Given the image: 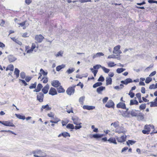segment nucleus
Listing matches in <instances>:
<instances>
[{"label": "nucleus", "instance_id": "nucleus-52", "mask_svg": "<svg viewBox=\"0 0 157 157\" xmlns=\"http://www.w3.org/2000/svg\"><path fill=\"white\" fill-rule=\"evenodd\" d=\"M102 66H101V65H99V64H97L96 65H95L94 66H93V68L94 69H99L100 68H101V67H102Z\"/></svg>", "mask_w": 157, "mask_h": 157}, {"label": "nucleus", "instance_id": "nucleus-4", "mask_svg": "<svg viewBox=\"0 0 157 157\" xmlns=\"http://www.w3.org/2000/svg\"><path fill=\"white\" fill-rule=\"evenodd\" d=\"M36 98L37 100L41 102L43 101L44 94L41 92L37 94Z\"/></svg>", "mask_w": 157, "mask_h": 157}, {"label": "nucleus", "instance_id": "nucleus-40", "mask_svg": "<svg viewBox=\"0 0 157 157\" xmlns=\"http://www.w3.org/2000/svg\"><path fill=\"white\" fill-rule=\"evenodd\" d=\"M31 47L32 48H33L35 52L37 51V49L38 48V46H36V44L35 43H32Z\"/></svg>", "mask_w": 157, "mask_h": 157}, {"label": "nucleus", "instance_id": "nucleus-7", "mask_svg": "<svg viewBox=\"0 0 157 157\" xmlns=\"http://www.w3.org/2000/svg\"><path fill=\"white\" fill-rule=\"evenodd\" d=\"M116 132L119 134L121 133H124L126 132V130L123 127H121L119 128H117L115 130Z\"/></svg>", "mask_w": 157, "mask_h": 157}, {"label": "nucleus", "instance_id": "nucleus-15", "mask_svg": "<svg viewBox=\"0 0 157 157\" xmlns=\"http://www.w3.org/2000/svg\"><path fill=\"white\" fill-rule=\"evenodd\" d=\"M44 109H45L47 111H48L50 110L51 108L49 107L48 104H47L46 105H43L42 106L40 109L41 112H43Z\"/></svg>", "mask_w": 157, "mask_h": 157}, {"label": "nucleus", "instance_id": "nucleus-8", "mask_svg": "<svg viewBox=\"0 0 157 157\" xmlns=\"http://www.w3.org/2000/svg\"><path fill=\"white\" fill-rule=\"evenodd\" d=\"M126 136H124V135L120 137H117L116 138L117 141L118 142L121 143L125 141L126 140Z\"/></svg>", "mask_w": 157, "mask_h": 157}, {"label": "nucleus", "instance_id": "nucleus-33", "mask_svg": "<svg viewBox=\"0 0 157 157\" xmlns=\"http://www.w3.org/2000/svg\"><path fill=\"white\" fill-rule=\"evenodd\" d=\"M102 83L101 82H97L96 83H95L93 85V87L94 88H95L97 87L98 86H101V85H102Z\"/></svg>", "mask_w": 157, "mask_h": 157}, {"label": "nucleus", "instance_id": "nucleus-29", "mask_svg": "<svg viewBox=\"0 0 157 157\" xmlns=\"http://www.w3.org/2000/svg\"><path fill=\"white\" fill-rule=\"evenodd\" d=\"M13 66L12 64H10L7 67L6 69V71L10 70L12 71L13 70Z\"/></svg>", "mask_w": 157, "mask_h": 157}, {"label": "nucleus", "instance_id": "nucleus-9", "mask_svg": "<svg viewBox=\"0 0 157 157\" xmlns=\"http://www.w3.org/2000/svg\"><path fill=\"white\" fill-rule=\"evenodd\" d=\"M114 106V104L112 100H109L105 105V106L108 108L113 107Z\"/></svg>", "mask_w": 157, "mask_h": 157}, {"label": "nucleus", "instance_id": "nucleus-19", "mask_svg": "<svg viewBox=\"0 0 157 157\" xmlns=\"http://www.w3.org/2000/svg\"><path fill=\"white\" fill-rule=\"evenodd\" d=\"M83 108L88 110H91L95 109V107L93 106L84 105L83 106Z\"/></svg>", "mask_w": 157, "mask_h": 157}, {"label": "nucleus", "instance_id": "nucleus-27", "mask_svg": "<svg viewBox=\"0 0 157 157\" xmlns=\"http://www.w3.org/2000/svg\"><path fill=\"white\" fill-rule=\"evenodd\" d=\"M136 110H132L131 111H129L128 113H130L132 116H137V114L136 113Z\"/></svg>", "mask_w": 157, "mask_h": 157}, {"label": "nucleus", "instance_id": "nucleus-57", "mask_svg": "<svg viewBox=\"0 0 157 157\" xmlns=\"http://www.w3.org/2000/svg\"><path fill=\"white\" fill-rule=\"evenodd\" d=\"M142 132L144 134H148L150 132L149 130H142Z\"/></svg>", "mask_w": 157, "mask_h": 157}, {"label": "nucleus", "instance_id": "nucleus-42", "mask_svg": "<svg viewBox=\"0 0 157 157\" xmlns=\"http://www.w3.org/2000/svg\"><path fill=\"white\" fill-rule=\"evenodd\" d=\"M85 98V97L84 96L79 98V101L81 104L82 105L83 104Z\"/></svg>", "mask_w": 157, "mask_h": 157}, {"label": "nucleus", "instance_id": "nucleus-32", "mask_svg": "<svg viewBox=\"0 0 157 157\" xmlns=\"http://www.w3.org/2000/svg\"><path fill=\"white\" fill-rule=\"evenodd\" d=\"M103 136V134H95L93 135V137L94 138H100Z\"/></svg>", "mask_w": 157, "mask_h": 157}, {"label": "nucleus", "instance_id": "nucleus-25", "mask_svg": "<svg viewBox=\"0 0 157 157\" xmlns=\"http://www.w3.org/2000/svg\"><path fill=\"white\" fill-rule=\"evenodd\" d=\"M66 109H67V112L69 113H73L72 108L70 106L67 105L66 106Z\"/></svg>", "mask_w": 157, "mask_h": 157}, {"label": "nucleus", "instance_id": "nucleus-24", "mask_svg": "<svg viewBox=\"0 0 157 157\" xmlns=\"http://www.w3.org/2000/svg\"><path fill=\"white\" fill-rule=\"evenodd\" d=\"M106 84L107 85L112 84V79L110 77H107L106 79Z\"/></svg>", "mask_w": 157, "mask_h": 157}, {"label": "nucleus", "instance_id": "nucleus-61", "mask_svg": "<svg viewBox=\"0 0 157 157\" xmlns=\"http://www.w3.org/2000/svg\"><path fill=\"white\" fill-rule=\"evenodd\" d=\"M128 149V148L127 147H124L122 149V150H121V152L122 153L123 152L126 151Z\"/></svg>", "mask_w": 157, "mask_h": 157}, {"label": "nucleus", "instance_id": "nucleus-45", "mask_svg": "<svg viewBox=\"0 0 157 157\" xmlns=\"http://www.w3.org/2000/svg\"><path fill=\"white\" fill-rule=\"evenodd\" d=\"M101 69L103 70L106 73H108L110 71V70L109 69L107 68L104 67H101Z\"/></svg>", "mask_w": 157, "mask_h": 157}, {"label": "nucleus", "instance_id": "nucleus-51", "mask_svg": "<svg viewBox=\"0 0 157 157\" xmlns=\"http://www.w3.org/2000/svg\"><path fill=\"white\" fill-rule=\"evenodd\" d=\"M43 87L42 84L40 83H39L38 84L36 88L39 91L41 90V88Z\"/></svg>", "mask_w": 157, "mask_h": 157}, {"label": "nucleus", "instance_id": "nucleus-16", "mask_svg": "<svg viewBox=\"0 0 157 157\" xmlns=\"http://www.w3.org/2000/svg\"><path fill=\"white\" fill-rule=\"evenodd\" d=\"M49 88V85L47 84L44 88L42 89V91L44 94H47L48 90Z\"/></svg>", "mask_w": 157, "mask_h": 157}, {"label": "nucleus", "instance_id": "nucleus-64", "mask_svg": "<svg viewBox=\"0 0 157 157\" xmlns=\"http://www.w3.org/2000/svg\"><path fill=\"white\" fill-rule=\"evenodd\" d=\"M34 49L33 48H32L31 47L30 49L28 50L27 51V53H31L33 51Z\"/></svg>", "mask_w": 157, "mask_h": 157}, {"label": "nucleus", "instance_id": "nucleus-60", "mask_svg": "<svg viewBox=\"0 0 157 157\" xmlns=\"http://www.w3.org/2000/svg\"><path fill=\"white\" fill-rule=\"evenodd\" d=\"M108 99V97H105L103 99V100H102L103 102L104 103H106Z\"/></svg>", "mask_w": 157, "mask_h": 157}, {"label": "nucleus", "instance_id": "nucleus-5", "mask_svg": "<svg viewBox=\"0 0 157 157\" xmlns=\"http://www.w3.org/2000/svg\"><path fill=\"white\" fill-rule=\"evenodd\" d=\"M44 38V37L41 34L36 35L35 37V40L38 43L41 42Z\"/></svg>", "mask_w": 157, "mask_h": 157}, {"label": "nucleus", "instance_id": "nucleus-63", "mask_svg": "<svg viewBox=\"0 0 157 157\" xmlns=\"http://www.w3.org/2000/svg\"><path fill=\"white\" fill-rule=\"evenodd\" d=\"M149 89H155V85L154 84H152L151 85H150L149 86Z\"/></svg>", "mask_w": 157, "mask_h": 157}, {"label": "nucleus", "instance_id": "nucleus-47", "mask_svg": "<svg viewBox=\"0 0 157 157\" xmlns=\"http://www.w3.org/2000/svg\"><path fill=\"white\" fill-rule=\"evenodd\" d=\"M36 86V82H35L34 84H32L31 86L29 87L30 89H33L35 88Z\"/></svg>", "mask_w": 157, "mask_h": 157}, {"label": "nucleus", "instance_id": "nucleus-37", "mask_svg": "<svg viewBox=\"0 0 157 157\" xmlns=\"http://www.w3.org/2000/svg\"><path fill=\"white\" fill-rule=\"evenodd\" d=\"M15 115L17 118L20 119L24 120L25 118V116H22L19 114H16Z\"/></svg>", "mask_w": 157, "mask_h": 157}, {"label": "nucleus", "instance_id": "nucleus-1", "mask_svg": "<svg viewBox=\"0 0 157 157\" xmlns=\"http://www.w3.org/2000/svg\"><path fill=\"white\" fill-rule=\"evenodd\" d=\"M34 154L33 156L35 157H46V155L44 151L41 150H35L32 152Z\"/></svg>", "mask_w": 157, "mask_h": 157}, {"label": "nucleus", "instance_id": "nucleus-6", "mask_svg": "<svg viewBox=\"0 0 157 157\" xmlns=\"http://www.w3.org/2000/svg\"><path fill=\"white\" fill-rule=\"evenodd\" d=\"M74 87H72L68 88L66 90V93L67 94L70 95L74 94Z\"/></svg>", "mask_w": 157, "mask_h": 157}, {"label": "nucleus", "instance_id": "nucleus-13", "mask_svg": "<svg viewBox=\"0 0 157 157\" xmlns=\"http://www.w3.org/2000/svg\"><path fill=\"white\" fill-rule=\"evenodd\" d=\"M132 79L130 78H128L124 80L121 81V82L122 84H125L126 85L128 84V83L132 82Z\"/></svg>", "mask_w": 157, "mask_h": 157}, {"label": "nucleus", "instance_id": "nucleus-38", "mask_svg": "<svg viewBox=\"0 0 157 157\" xmlns=\"http://www.w3.org/2000/svg\"><path fill=\"white\" fill-rule=\"evenodd\" d=\"M150 127L153 128H154V126L153 125H146L144 126V128L146 130H149L150 132Z\"/></svg>", "mask_w": 157, "mask_h": 157}, {"label": "nucleus", "instance_id": "nucleus-17", "mask_svg": "<svg viewBox=\"0 0 157 157\" xmlns=\"http://www.w3.org/2000/svg\"><path fill=\"white\" fill-rule=\"evenodd\" d=\"M61 136H63L64 137L66 138V137L68 136L70 137V134L67 132H63L59 134L58 136V137H60Z\"/></svg>", "mask_w": 157, "mask_h": 157}, {"label": "nucleus", "instance_id": "nucleus-35", "mask_svg": "<svg viewBox=\"0 0 157 157\" xmlns=\"http://www.w3.org/2000/svg\"><path fill=\"white\" fill-rule=\"evenodd\" d=\"M125 70V69L124 68H118L116 70V72L118 74L121 73Z\"/></svg>", "mask_w": 157, "mask_h": 157}, {"label": "nucleus", "instance_id": "nucleus-20", "mask_svg": "<svg viewBox=\"0 0 157 157\" xmlns=\"http://www.w3.org/2000/svg\"><path fill=\"white\" fill-rule=\"evenodd\" d=\"M121 46L120 45H117L114 48L113 53L115 54H118V51L120 50Z\"/></svg>", "mask_w": 157, "mask_h": 157}, {"label": "nucleus", "instance_id": "nucleus-14", "mask_svg": "<svg viewBox=\"0 0 157 157\" xmlns=\"http://www.w3.org/2000/svg\"><path fill=\"white\" fill-rule=\"evenodd\" d=\"M18 24L21 27L23 26V29H25L26 27L29 25V23L27 22L26 21H25L21 23H18Z\"/></svg>", "mask_w": 157, "mask_h": 157}, {"label": "nucleus", "instance_id": "nucleus-22", "mask_svg": "<svg viewBox=\"0 0 157 157\" xmlns=\"http://www.w3.org/2000/svg\"><path fill=\"white\" fill-rule=\"evenodd\" d=\"M104 55V54L102 52H98L97 53L95 54H94L93 56V59H94V58L99 57L101 56H103Z\"/></svg>", "mask_w": 157, "mask_h": 157}, {"label": "nucleus", "instance_id": "nucleus-26", "mask_svg": "<svg viewBox=\"0 0 157 157\" xmlns=\"http://www.w3.org/2000/svg\"><path fill=\"white\" fill-rule=\"evenodd\" d=\"M65 67V65L64 64H62L61 65H59L58 66H57L56 67V71H60L61 69H62L64 68Z\"/></svg>", "mask_w": 157, "mask_h": 157}, {"label": "nucleus", "instance_id": "nucleus-58", "mask_svg": "<svg viewBox=\"0 0 157 157\" xmlns=\"http://www.w3.org/2000/svg\"><path fill=\"white\" fill-rule=\"evenodd\" d=\"M81 3H84L88 2H91V0H78Z\"/></svg>", "mask_w": 157, "mask_h": 157}, {"label": "nucleus", "instance_id": "nucleus-18", "mask_svg": "<svg viewBox=\"0 0 157 157\" xmlns=\"http://www.w3.org/2000/svg\"><path fill=\"white\" fill-rule=\"evenodd\" d=\"M105 89V87L103 86H101L97 89V92L98 94H102V92Z\"/></svg>", "mask_w": 157, "mask_h": 157}, {"label": "nucleus", "instance_id": "nucleus-48", "mask_svg": "<svg viewBox=\"0 0 157 157\" xmlns=\"http://www.w3.org/2000/svg\"><path fill=\"white\" fill-rule=\"evenodd\" d=\"M152 80V78H151L148 77L146 78L145 82L146 83H149Z\"/></svg>", "mask_w": 157, "mask_h": 157}, {"label": "nucleus", "instance_id": "nucleus-39", "mask_svg": "<svg viewBox=\"0 0 157 157\" xmlns=\"http://www.w3.org/2000/svg\"><path fill=\"white\" fill-rule=\"evenodd\" d=\"M138 104V102L136 100H130V105L136 104L137 105Z\"/></svg>", "mask_w": 157, "mask_h": 157}, {"label": "nucleus", "instance_id": "nucleus-3", "mask_svg": "<svg viewBox=\"0 0 157 157\" xmlns=\"http://www.w3.org/2000/svg\"><path fill=\"white\" fill-rule=\"evenodd\" d=\"M71 119L73 121V122L75 124L78 125L82 124V123L80 122V120L78 117L75 116L72 117Z\"/></svg>", "mask_w": 157, "mask_h": 157}, {"label": "nucleus", "instance_id": "nucleus-62", "mask_svg": "<svg viewBox=\"0 0 157 157\" xmlns=\"http://www.w3.org/2000/svg\"><path fill=\"white\" fill-rule=\"evenodd\" d=\"M19 80L22 82V83L24 84V86H26L28 85L27 83L24 80L20 79Z\"/></svg>", "mask_w": 157, "mask_h": 157}, {"label": "nucleus", "instance_id": "nucleus-43", "mask_svg": "<svg viewBox=\"0 0 157 157\" xmlns=\"http://www.w3.org/2000/svg\"><path fill=\"white\" fill-rule=\"evenodd\" d=\"M136 141L132 140H128L126 142V143L129 146V144L133 145L135 143Z\"/></svg>", "mask_w": 157, "mask_h": 157}, {"label": "nucleus", "instance_id": "nucleus-10", "mask_svg": "<svg viewBox=\"0 0 157 157\" xmlns=\"http://www.w3.org/2000/svg\"><path fill=\"white\" fill-rule=\"evenodd\" d=\"M52 85L55 87H57L60 85V83L58 80H54L52 82Z\"/></svg>", "mask_w": 157, "mask_h": 157}, {"label": "nucleus", "instance_id": "nucleus-59", "mask_svg": "<svg viewBox=\"0 0 157 157\" xmlns=\"http://www.w3.org/2000/svg\"><path fill=\"white\" fill-rule=\"evenodd\" d=\"M42 79H44V80L43 81V82L44 83H46L48 81V78H45L44 77L42 78Z\"/></svg>", "mask_w": 157, "mask_h": 157}, {"label": "nucleus", "instance_id": "nucleus-2", "mask_svg": "<svg viewBox=\"0 0 157 157\" xmlns=\"http://www.w3.org/2000/svg\"><path fill=\"white\" fill-rule=\"evenodd\" d=\"M0 123L7 126L15 127L13 123L10 121H0Z\"/></svg>", "mask_w": 157, "mask_h": 157}, {"label": "nucleus", "instance_id": "nucleus-11", "mask_svg": "<svg viewBox=\"0 0 157 157\" xmlns=\"http://www.w3.org/2000/svg\"><path fill=\"white\" fill-rule=\"evenodd\" d=\"M117 107L118 108H121L123 109H126L125 104L122 102H120L118 103L117 105Z\"/></svg>", "mask_w": 157, "mask_h": 157}, {"label": "nucleus", "instance_id": "nucleus-12", "mask_svg": "<svg viewBox=\"0 0 157 157\" xmlns=\"http://www.w3.org/2000/svg\"><path fill=\"white\" fill-rule=\"evenodd\" d=\"M49 94L52 95H54L57 94V92L55 88L51 87L49 91Z\"/></svg>", "mask_w": 157, "mask_h": 157}, {"label": "nucleus", "instance_id": "nucleus-28", "mask_svg": "<svg viewBox=\"0 0 157 157\" xmlns=\"http://www.w3.org/2000/svg\"><path fill=\"white\" fill-rule=\"evenodd\" d=\"M111 125H113L115 128H117L119 125V122L118 121H117L114 122L112 123L111 124Z\"/></svg>", "mask_w": 157, "mask_h": 157}, {"label": "nucleus", "instance_id": "nucleus-21", "mask_svg": "<svg viewBox=\"0 0 157 157\" xmlns=\"http://www.w3.org/2000/svg\"><path fill=\"white\" fill-rule=\"evenodd\" d=\"M107 141L109 142L110 143H113L114 144H116L117 143L116 141V139L114 137H110V138Z\"/></svg>", "mask_w": 157, "mask_h": 157}, {"label": "nucleus", "instance_id": "nucleus-30", "mask_svg": "<svg viewBox=\"0 0 157 157\" xmlns=\"http://www.w3.org/2000/svg\"><path fill=\"white\" fill-rule=\"evenodd\" d=\"M20 70L17 68H15L14 70V74L16 75V77H19V75Z\"/></svg>", "mask_w": 157, "mask_h": 157}, {"label": "nucleus", "instance_id": "nucleus-44", "mask_svg": "<svg viewBox=\"0 0 157 157\" xmlns=\"http://www.w3.org/2000/svg\"><path fill=\"white\" fill-rule=\"evenodd\" d=\"M150 104V106L151 107L157 106V103L156 101L151 102Z\"/></svg>", "mask_w": 157, "mask_h": 157}, {"label": "nucleus", "instance_id": "nucleus-50", "mask_svg": "<svg viewBox=\"0 0 157 157\" xmlns=\"http://www.w3.org/2000/svg\"><path fill=\"white\" fill-rule=\"evenodd\" d=\"M146 104L145 103L142 104L140 105V106L139 108L140 109H144L146 108Z\"/></svg>", "mask_w": 157, "mask_h": 157}, {"label": "nucleus", "instance_id": "nucleus-34", "mask_svg": "<svg viewBox=\"0 0 157 157\" xmlns=\"http://www.w3.org/2000/svg\"><path fill=\"white\" fill-rule=\"evenodd\" d=\"M57 90L58 93H63L65 92V90L61 86H60L59 88L57 89Z\"/></svg>", "mask_w": 157, "mask_h": 157}, {"label": "nucleus", "instance_id": "nucleus-54", "mask_svg": "<svg viewBox=\"0 0 157 157\" xmlns=\"http://www.w3.org/2000/svg\"><path fill=\"white\" fill-rule=\"evenodd\" d=\"M104 80L105 79L101 75L99 78L98 79V81L99 82H103V81H104Z\"/></svg>", "mask_w": 157, "mask_h": 157}, {"label": "nucleus", "instance_id": "nucleus-53", "mask_svg": "<svg viewBox=\"0 0 157 157\" xmlns=\"http://www.w3.org/2000/svg\"><path fill=\"white\" fill-rule=\"evenodd\" d=\"M40 71L44 75H46L48 74L47 72H45L42 69H41Z\"/></svg>", "mask_w": 157, "mask_h": 157}, {"label": "nucleus", "instance_id": "nucleus-23", "mask_svg": "<svg viewBox=\"0 0 157 157\" xmlns=\"http://www.w3.org/2000/svg\"><path fill=\"white\" fill-rule=\"evenodd\" d=\"M9 61L10 62H13L15 61L17 59L12 56H9L8 57Z\"/></svg>", "mask_w": 157, "mask_h": 157}, {"label": "nucleus", "instance_id": "nucleus-46", "mask_svg": "<svg viewBox=\"0 0 157 157\" xmlns=\"http://www.w3.org/2000/svg\"><path fill=\"white\" fill-rule=\"evenodd\" d=\"M20 76L21 78L24 79L26 77L25 73L24 72H21L20 73Z\"/></svg>", "mask_w": 157, "mask_h": 157}, {"label": "nucleus", "instance_id": "nucleus-49", "mask_svg": "<svg viewBox=\"0 0 157 157\" xmlns=\"http://www.w3.org/2000/svg\"><path fill=\"white\" fill-rule=\"evenodd\" d=\"M63 51H59L57 53L56 55V57L58 56H63Z\"/></svg>", "mask_w": 157, "mask_h": 157}, {"label": "nucleus", "instance_id": "nucleus-36", "mask_svg": "<svg viewBox=\"0 0 157 157\" xmlns=\"http://www.w3.org/2000/svg\"><path fill=\"white\" fill-rule=\"evenodd\" d=\"M108 66L109 67H112L116 65V64L114 63L113 62H109L107 63Z\"/></svg>", "mask_w": 157, "mask_h": 157}, {"label": "nucleus", "instance_id": "nucleus-56", "mask_svg": "<svg viewBox=\"0 0 157 157\" xmlns=\"http://www.w3.org/2000/svg\"><path fill=\"white\" fill-rule=\"evenodd\" d=\"M25 78L27 82H29L31 80L32 78L29 76H26Z\"/></svg>", "mask_w": 157, "mask_h": 157}, {"label": "nucleus", "instance_id": "nucleus-41", "mask_svg": "<svg viewBox=\"0 0 157 157\" xmlns=\"http://www.w3.org/2000/svg\"><path fill=\"white\" fill-rule=\"evenodd\" d=\"M66 128H67L74 129L75 128V127L73 124H71L69 123L67 126Z\"/></svg>", "mask_w": 157, "mask_h": 157}, {"label": "nucleus", "instance_id": "nucleus-55", "mask_svg": "<svg viewBox=\"0 0 157 157\" xmlns=\"http://www.w3.org/2000/svg\"><path fill=\"white\" fill-rule=\"evenodd\" d=\"M128 95L130 96V97L132 98L134 97L135 96V94L134 93L132 92L131 91H130L128 93Z\"/></svg>", "mask_w": 157, "mask_h": 157}, {"label": "nucleus", "instance_id": "nucleus-31", "mask_svg": "<svg viewBox=\"0 0 157 157\" xmlns=\"http://www.w3.org/2000/svg\"><path fill=\"white\" fill-rule=\"evenodd\" d=\"M75 70V69L74 68H69L68 70H67L66 71V73L67 74L69 75L71 73H72L73 72H74Z\"/></svg>", "mask_w": 157, "mask_h": 157}]
</instances>
